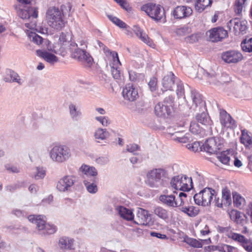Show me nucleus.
<instances>
[{
    "label": "nucleus",
    "mask_w": 252,
    "mask_h": 252,
    "mask_svg": "<svg viewBox=\"0 0 252 252\" xmlns=\"http://www.w3.org/2000/svg\"><path fill=\"white\" fill-rule=\"evenodd\" d=\"M139 147L136 144H130L127 146V150L130 152H133L138 150Z\"/></svg>",
    "instance_id": "bf43d9fd"
},
{
    "label": "nucleus",
    "mask_w": 252,
    "mask_h": 252,
    "mask_svg": "<svg viewBox=\"0 0 252 252\" xmlns=\"http://www.w3.org/2000/svg\"><path fill=\"white\" fill-rule=\"evenodd\" d=\"M220 122L223 127L233 128L235 126V121L225 110L220 111Z\"/></svg>",
    "instance_id": "f3484780"
},
{
    "label": "nucleus",
    "mask_w": 252,
    "mask_h": 252,
    "mask_svg": "<svg viewBox=\"0 0 252 252\" xmlns=\"http://www.w3.org/2000/svg\"><path fill=\"white\" fill-rule=\"evenodd\" d=\"M73 177L66 176L58 181L57 189L60 191L67 190L74 183Z\"/></svg>",
    "instance_id": "a211bd4d"
},
{
    "label": "nucleus",
    "mask_w": 252,
    "mask_h": 252,
    "mask_svg": "<svg viewBox=\"0 0 252 252\" xmlns=\"http://www.w3.org/2000/svg\"><path fill=\"white\" fill-rule=\"evenodd\" d=\"M210 233V229L207 225H206L204 228L200 230V234L202 236H205Z\"/></svg>",
    "instance_id": "680f3d73"
},
{
    "label": "nucleus",
    "mask_w": 252,
    "mask_h": 252,
    "mask_svg": "<svg viewBox=\"0 0 252 252\" xmlns=\"http://www.w3.org/2000/svg\"><path fill=\"white\" fill-rule=\"evenodd\" d=\"M74 240L67 236H62L59 240V246L61 249L63 250H74Z\"/></svg>",
    "instance_id": "4be33fe9"
},
{
    "label": "nucleus",
    "mask_w": 252,
    "mask_h": 252,
    "mask_svg": "<svg viewBox=\"0 0 252 252\" xmlns=\"http://www.w3.org/2000/svg\"><path fill=\"white\" fill-rule=\"evenodd\" d=\"M216 190L210 188H205L199 192L194 194V200L196 204L207 206L211 204L213 198H216Z\"/></svg>",
    "instance_id": "0eeeda50"
},
{
    "label": "nucleus",
    "mask_w": 252,
    "mask_h": 252,
    "mask_svg": "<svg viewBox=\"0 0 252 252\" xmlns=\"http://www.w3.org/2000/svg\"><path fill=\"white\" fill-rule=\"evenodd\" d=\"M48 24L51 28L60 31L65 25L66 21L63 19V15L58 8L55 6L49 7L46 13Z\"/></svg>",
    "instance_id": "f03ea898"
},
{
    "label": "nucleus",
    "mask_w": 252,
    "mask_h": 252,
    "mask_svg": "<svg viewBox=\"0 0 252 252\" xmlns=\"http://www.w3.org/2000/svg\"><path fill=\"white\" fill-rule=\"evenodd\" d=\"M228 215L230 219L238 224L242 223L244 220L245 215L236 210H230L228 212Z\"/></svg>",
    "instance_id": "a878e982"
},
{
    "label": "nucleus",
    "mask_w": 252,
    "mask_h": 252,
    "mask_svg": "<svg viewBox=\"0 0 252 252\" xmlns=\"http://www.w3.org/2000/svg\"><path fill=\"white\" fill-rule=\"evenodd\" d=\"M174 101L172 97H166L162 102L158 103L155 107V113L158 117L170 115L174 111Z\"/></svg>",
    "instance_id": "6e6552de"
},
{
    "label": "nucleus",
    "mask_w": 252,
    "mask_h": 252,
    "mask_svg": "<svg viewBox=\"0 0 252 252\" xmlns=\"http://www.w3.org/2000/svg\"><path fill=\"white\" fill-rule=\"evenodd\" d=\"M140 9L155 21H163L165 20L164 10L160 5L151 2L143 5Z\"/></svg>",
    "instance_id": "423d86ee"
},
{
    "label": "nucleus",
    "mask_w": 252,
    "mask_h": 252,
    "mask_svg": "<svg viewBox=\"0 0 252 252\" xmlns=\"http://www.w3.org/2000/svg\"><path fill=\"white\" fill-rule=\"evenodd\" d=\"M247 0H236L234 5V9L236 14H241L243 8V5Z\"/></svg>",
    "instance_id": "ea45409f"
},
{
    "label": "nucleus",
    "mask_w": 252,
    "mask_h": 252,
    "mask_svg": "<svg viewBox=\"0 0 252 252\" xmlns=\"http://www.w3.org/2000/svg\"><path fill=\"white\" fill-rule=\"evenodd\" d=\"M233 198L234 205L237 208H241L245 203V199L237 193L233 194Z\"/></svg>",
    "instance_id": "4c0bfd02"
},
{
    "label": "nucleus",
    "mask_w": 252,
    "mask_h": 252,
    "mask_svg": "<svg viewBox=\"0 0 252 252\" xmlns=\"http://www.w3.org/2000/svg\"><path fill=\"white\" fill-rule=\"evenodd\" d=\"M175 140L178 141L180 143H187L188 141V139L187 137L183 136V137H176V138H174Z\"/></svg>",
    "instance_id": "e2e57ef3"
},
{
    "label": "nucleus",
    "mask_w": 252,
    "mask_h": 252,
    "mask_svg": "<svg viewBox=\"0 0 252 252\" xmlns=\"http://www.w3.org/2000/svg\"><path fill=\"white\" fill-rule=\"evenodd\" d=\"M240 141L245 147L252 150V135L251 133L246 130L242 131Z\"/></svg>",
    "instance_id": "cd10ccee"
},
{
    "label": "nucleus",
    "mask_w": 252,
    "mask_h": 252,
    "mask_svg": "<svg viewBox=\"0 0 252 252\" xmlns=\"http://www.w3.org/2000/svg\"><path fill=\"white\" fill-rule=\"evenodd\" d=\"M36 52L39 57L51 63H54L57 62L58 61V58L55 55L47 51L38 50Z\"/></svg>",
    "instance_id": "393cba45"
},
{
    "label": "nucleus",
    "mask_w": 252,
    "mask_h": 252,
    "mask_svg": "<svg viewBox=\"0 0 252 252\" xmlns=\"http://www.w3.org/2000/svg\"><path fill=\"white\" fill-rule=\"evenodd\" d=\"M73 57L78 61L90 63L93 58L87 53L85 50L77 49L72 54Z\"/></svg>",
    "instance_id": "5701e85b"
},
{
    "label": "nucleus",
    "mask_w": 252,
    "mask_h": 252,
    "mask_svg": "<svg viewBox=\"0 0 252 252\" xmlns=\"http://www.w3.org/2000/svg\"><path fill=\"white\" fill-rule=\"evenodd\" d=\"M153 213L160 219L164 220H168L169 219L168 211L160 206H158L154 209Z\"/></svg>",
    "instance_id": "2f4dec72"
},
{
    "label": "nucleus",
    "mask_w": 252,
    "mask_h": 252,
    "mask_svg": "<svg viewBox=\"0 0 252 252\" xmlns=\"http://www.w3.org/2000/svg\"><path fill=\"white\" fill-rule=\"evenodd\" d=\"M80 170L87 176H96L97 174L96 169L92 166L83 164L80 168Z\"/></svg>",
    "instance_id": "72a5a7b5"
},
{
    "label": "nucleus",
    "mask_w": 252,
    "mask_h": 252,
    "mask_svg": "<svg viewBox=\"0 0 252 252\" xmlns=\"http://www.w3.org/2000/svg\"><path fill=\"white\" fill-rule=\"evenodd\" d=\"M18 15L22 19H29L30 17V7L28 9H21Z\"/></svg>",
    "instance_id": "8fccbe9b"
},
{
    "label": "nucleus",
    "mask_w": 252,
    "mask_h": 252,
    "mask_svg": "<svg viewBox=\"0 0 252 252\" xmlns=\"http://www.w3.org/2000/svg\"><path fill=\"white\" fill-rule=\"evenodd\" d=\"M151 235L153 237H156L161 239H167V236L166 235L155 232H152L151 233Z\"/></svg>",
    "instance_id": "13d9d810"
},
{
    "label": "nucleus",
    "mask_w": 252,
    "mask_h": 252,
    "mask_svg": "<svg viewBox=\"0 0 252 252\" xmlns=\"http://www.w3.org/2000/svg\"><path fill=\"white\" fill-rule=\"evenodd\" d=\"M149 87L150 90L152 92L155 91L157 90V79L155 77H153L151 78L150 81L148 83Z\"/></svg>",
    "instance_id": "09e8293b"
},
{
    "label": "nucleus",
    "mask_w": 252,
    "mask_h": 252,
    "mask_svg": "<svg viewBox=\"0 0 252 252\" xmlns=\"http://www.w3.org/2000/svg\"><path fill=\"white\" fill-rule=\"evenodd\" d=\"M195 118L198 122L204 126H209L211 128V126L213 124V121L205 113L198 114L196 115Z\"/></svg>",
    "instance_id": "473e14b6"
},
{
    "label": "nucleus",
    "mask_w": 252,
    "mask_h": 252,
    "mask_svg": "<svg viewBox=\"0 0 252 252\" xmlns=\"http://www.w3.org/2000/svg\"><path fill=\"white\" fill-rule=\"evenodd\" d=\"M222 198L226 201V203H229L231 201L230 191L227 188L222 189Z\"/></svg>",
    "instance_id": "a18cd8bd"
},
{
    "label": "nucleus",
    "mask_w": 252,
    "mask_h": 252,
    "mask_svg": "<svg viewBox=\"0 0 252 252\" xmlns=\"http://www.w3.org/2000/svg\"><path fill=\"white\" fill-rule=\"evenodd\" d=\"M5 168L9 172L18 173L20 172V168L16 166L7 164L5 165Z\"/></svg>",
    "instance_id": "3c124183"
},
{
    "label": "nucleus",
    "mask_w": 252,
    "mask_h": 252,
    "mask_svg": "<svg viewBox=\"0 0 252 252\" xmlns=\"http://www.w3.org/2000/svg\"><path fill=\"white\" fill-rule=\"evenodd\" d=\"M175 76L172 72H170L165 76L162 79L163 91H172L174 86Z\"/></svg>",
    "instance_id": "412c9836"
},
{
    "label": "nucleus",
    "mask_w": 252,
    "mask_h": 252,
    "mask_svg": "<svg viewBox=\"0 0 252 252\" xmlns=\"http://www.w3.org/2000/svg\"><path fill=\"white\" fill-rule=\"evenodd\" d=\"M182 210L190 217H195L199 213V209L198 207L193 206L182 207Z\"/></svg>",
    "instance_id": "c9c22d12"
},
{
    "label": "nucleus",
    "mask_w": 252,
    "mask_h": 252,
    "mask_svg": "<svg viewBox=\"0 0 252 252\" xmlns=\"http://www.w3.org/2000/svg\"><path fill=\"white\" fill-rule=\"evenodd\" d=\"M189 130L191 133L194 134H199L202 131V129L200 127L199 125L194 122H192L190 123Z\"/></svg>",
    "instance_id": "37998d69"
},
{
    "label": "nucleus",
    "mask_w": 252,
    "mask_h": 252,
    "mask_svg": "<svg viewBox=\"0 0 252 252\" xmlns=\"http://www.w3.org/2000/svg\"><path fill=\"white\" fill-rule=\"evenodd\" d=\"M164 170L161 169H155L149 171L147 174L148 182L151 187L155 186L154 182L160 179Z\"/></svg>",
    "instance_id": "aec40b11"
},
{
    "label": "nucleus",
    "mask_w": 252,
    "mask_h": 252,
    "mask_svg": "<svg viewBox=\"0 0 252 252\" xmlns=\"http://www.w3.org/2000/svg\"><path fill=\"white\" fill-rule=\"evenodd\" d=\"M186 193L180 192L179 194L174 192L171 194H162L159 197V200L163 205L172 208L183 206L187 200Z\"/></svg>",
    "instance_id": "20e7f679"
},
{
    "label": "nucleus",
    "mask_w": 252,
    "mask_h": 252,
    "mask_svg": "<svg viewBox=\"0 0 252 252\" xmlns=\"http://www.w3.org/2000/svg\"><path fill=\"white\" fill-rule=\"evenodd\" d=\"M217 158L222 164H228L230 159V153L228 151H222L218 155Z\"/></svg>",
    "instance_id": "e433bc0d"
},
{
    "label": "nucleus",
    "mask_w": 252,
    "mask_h": 252,
    "mask_svg": "<svg viewBox=\"0 0 252 252\" xmlns=\"http://www.w3.org/2000/svg\"><path fill=\"white\" fill-rule=\"evenodd\" d=\"M29 37L32 41L37 45H40L43 43V38L35 32H29Z\"/></svg>",
    "instance_id": "58836bf2"
},
{
    "label": "nucleus",
    "mask_w": 252,
    "mask_h": 252,
    "mask_svg": "<svg viewBox=\"0 0 252 252\" xmlns=\"http://www.w3.org/2000/svg\"><path fill=\"white\" fill-rule=\"evenodd\" d=\"M19 76L18 74L10 69L5 70L4 75V80L6 82H16L19 83Z\"/></svg>",
    "instance_id": "c85d7f7f"
},
{
    "label": "nucleus",
    "mask_w": 252,
    "mask_h": 252,
    "mask_svg": "<svg viewBox=\"0 0 252 252\" xmlns=\"http://www.w3.org/2000/svg\"><path fill=\"white\" fill-rule=\"evenodd\" d=\"M122 95L126 100L134 101L139 97L138 89L132 84H127L123 88Z\"/></svg>",
    "instance_id": "ddd939ff"
},
{
    "label": "nucleus",
    "mask_w": 252,
    "mask_h": 252,
    "mask_svg": "<svg viewBox=\"0 0 252 252\" xmlns=\"http://www.w3.org/2000/svg\"><path fill=\"white\" fill-rule=\"evenodd\" d=\"M112 57L113 63L111 66V73L115 79H119L121 77V72L119 66L121 65L119 59L118 53L116 52H110Z\"/></svg>",
    "instance_id": "2eb2a0df"
},
{
    "label": "nucleus",
    "mask_w": 252,
    "mask_h": 252,
    "mask_svg": "<svg viewBox=\"0 0 252 252\" xmlns=\"http://www.w3.org/2000/svg\"><path fill=\"white\" fill-rule=\"evenodd\" d=\"M246 20L234 18L227 23V27L230 32H233L235 35L244 34L247 32L248 28Z\"/></svg>",
    "instance_id": "9d476101"
},
{
    "label": "nucleus",
    "mask_w": 252,
    "mask_h": 252,
    "mask_svg": "<svg viewBox=\"0 0 252 252\" xmlns=\"http://www.w3.org/2000/svg\"><path fill=\"white\" fill-rule=\"evenodd\" d=\"M38 187L36 185L32 184L30 186L29 189L31 193H35L37 190Z\"/></svg>",
    "instance_id": "69168bd1"
},
{
    "label": "nucleus",
    "mask_w": 252,
    "mask_h": 252,
    "mask_svg": "<svg viewBox=\"0 0 252 252\" xmlns=\"http://www.w3.org/2000/svg\"><path fill=\"white\" fill-rule=\"evenodd\" d=\"M117 210L121 217L125 220H132L134 218L132 212L126 207L119 206L117 208Z\"/></svg>",
    "instance_id": "c756f323"
},
{
    "label": "nucleus",
    "mask_w": 252,
    "mask_h": 252,
    "mask_svg": "<svg viewBox=\"0 0 252 252\" xmlns=\"http://www.w3.org/2000/svg\"><path fill=\"white\" fill-rule=\"evenodd\" d=\"M107 132L103 129H98L95 133V137L96 139H104L107 136Z\"/></svg>",
    "instance_id": "de8ad7c7"
},
{
    "label": "nucleus",
    "mask_w": 252,
    "mask_h": 252,
    "mask_svg": "<svg viewBox=\"0 0 252 252\" xmlns=\"http://www.w3.org/2000/svg\"><path fill=\"white\" fill-rule=\"evenodd\" d=\"M150 216L147 210L139 208L137 210L134 222L138 225H147L148 224V218Z\"/></svg>",
    "instance_id": "6ab92c4d"
},
{
    "label": "nucleus",
    "mask_w": 252,
    "mask_h": 252,
    "mask_svg": "<svg viewBox=\"0 0 252 252\" xmlns=\"http://www.w3.org/2000/svg\"><path fill=\"white\" fill-rule=\"evenodd\" d=\"M84 185L87 190L91 193H94L97 191V187L94 183H90L87 181H84Z\"/></svg>",
    "instance_id": "c03bdc74"
},
{
    "label": "nucleus",
    "mask_w": 252,
    "mask_h": 252,
    "mask_svg": "<svg viewBox=\"0 0 252 252\" xmlns=\"http://www.w3.org/2000/svg\"><path fill=\"white\" fill-rule=\"evenodd\" d=\"M224 143V139L220 137H215L208 139L203 146V150L211 154H215L221 149Z\"/></svg>",
    "instance_id": "9b49d317"
},
{
    "label": "nucleus",
    "mask_w": 252,
    "mask_h": 252,
    "mask_svg": "<svg viewBox=\"0 0 252 252\" xmlns=\"http://www.w3.org/2000/svg\"><path fill=\"white\" fill-rule=\"evenodd\" d=\"M108 18L110 21L120 28L126 29L128 27L125 22L116 17L109 15L108 16Z\"/></svg>",
    "instance_id": "a19ab883"
},
{
    "label": "nucleus",
    "mask_w": 252,
    "mask_h": 252,
    "mask_svg": "<svg viewBox=\"0 0 252 252\" xmlns=\"http://www.w3.org/2000/svg\"><path fill=\"white\" fill-rule=\"evenodd\" d=\"M114 0L115 1H116L118 3H119L121 6V7H122L123 8H125L126 10H127V7H128V4L125 0Z\"/></svg>",
    "instance_id": "052dcab7"
},
{
    "label": "nucleus",
    "mask_w": 252,
    "mask_h": 252,
    "mask_svg": "<svg viewBox=\"0 0 252 252\" xmlns=\"http://www.w3.org/2000/svg\"><path fill=\"white\" fill-rule=\"evenodd\" d=\"M220 233H224L229 239L237 243L247 252H252V240L247 238L243 235L233 232L230 227H218Z\"/></svg>",
    "instance_id": "f257e3e1"
},
{
    "label": "nucleus",
    "mask_w": 252,
    "mask_h": 252,
    "mask_svg": "<svg viewBox=\"0 0 252 252\" xmlns=\"http://www.w3.org/2000/svg\"><path fill=\"white\" fill-rule=\"evenodd\" d=\"M136 35L145 43L150 47L155 46L153 41L148 36V35L139 28H137L135 31Z\"/></svg>",
    "instance_id": "bb28decb"
},
{
    "label": "nucleus",
    "mask_w": 252,
    "mask_h": 252,
    "mask_svg": "<svg viewBox=\"0 0 252 252\" xmlns=\"http://www.w3.org/2000/svg\"><path fill=\"white\" fill-rule=\"evenodd\" d=\"M70 112L71 115L75 116L76 115V109L75 106L71 104L69 106Z\"/></svg>",
    "instance_id": "0e129e2a"
},
{
    "label": "nucleus",
    "mask_w": 252,
    "mask_h": 252,
    "mask_svg": "<svg viewBox=\"0 0 252 252\" xmlns=\"http://www.w3.org/2000/svg\"><path fill=\"white\" fill-rule=\"evenodd\" d=\"M188 148L193 152H198L202 151L203 146L201 145V143L196 141L192 144H188Z\"/></svg>",
    "instance_id": "79ce46f5"
},
{
    "label": "nucleus",
    "mask_w": 252,
    "mask_h": 252,
    "mask_svg": "<svg viewBox=\"0 0 252 252\" xmlns=\"http://www.w3.org/2000/svg\"><path fill=\"white\" fill-rule=\"evenodd\" d=\"M8 233L11 234H19L21 229L19 228L15 227L12 226H9L6 227Z\"/></svg>",
    "instance_id": "864d4df0"
},
{
    "label": "nucleus",
    "mask_w": 252,
    "mask_h": 252,
    "mask_svg": "<svg viewBox=\"0 0 252 252\" xmlns=\"http://www.w3.org/2000/svg\"><path fill=\"white\" fill-rule=\"evenodd\" d=\"M30 17L36 18L38 17V9L36 7H30Z\"/></svg>",
    "instance_id": "4d7b16f0"
},
{
    "label": "nucleus",
    "mask_w": 252,
    "mask_h": 252,
    "mask_svg": "<svg viewBox=\"0 0 252 252\" xmlns=\"http://www.w3.org/2000/svg\"><path fill=\"white\" fill-rule=\"evenodd\" d=\"M247 214L250 216L251 222L252 223V203L250 204L248 206Z\"/></svg>",
    "instance_id": "774afa93"
},
{
    "label": "nucleus",
    "mask_w": 252,
    "mask_h": 252,
    "mask_svg": "<svg viewBox=\"0 0 252 252\" xmlns=\"http://www.w3.org/2000/svg\"><path fill=\"white\" fill-rule=\"evenodd\" d=\"M212 0H196L194 6L196 11L202 12L207 7L211 6Z\"/></svg>",
    "instance_id": "b1692460"
},
{
    "label": "nucleus",
    "mask_w": 252,
    "mask_h": 252,
    "mask_svg": "<svg viewBox=\"0 0 252 252\" xmlns=\"http://www.w3.org/2000/svg\"><path fill=\"white\" fill-rule=\"evenodd\" d=\"M186 243L189 245L190 246L196 248H201L202 247L203 242H205L206 244H209L211 242V239L209 238L208 239L205 240H197L194 238H188L186 241Z\"/></svg>",
    "instance_id": "7c9ffc66"
},
{
    "label": "nucleus",
    "mask_w": 252,
    "mask_h": 252,
    "mask_svg": "<svg viewBox=\"0 0 252 252\" xmlns=\"http://www.w3.org/2000/svg\"><path fill=\"white\" fill-rule=\"evenodd\" d=\"M171 185L175 189L183 191H189L192 188L191 178L186 175H178L173 177Z\"/></svg>",
    "instance_id": "1a4fd4ad"
},
{
    "label": "nucleus",
    "mask_w": 252,
    "mask_h": 252,
    "mask_svg": "<svg viewBox=\"0 0 252 252\" xmlns=\"http://www.w3.org/2000/svg\"><path fill=\"white\" fill-rule=\"evenodd\" d=\"M108 160L107 158H99L96 159V161L97 163L99 164H103L106 163L107 162Z\"/></svg>",
    "instance_id": "338daca9"
},
{
    "label": "nucleus",
    "mask_w": 252,
    "mask_h": 252,
    "mask_svg": "<svg viewBox=\"0 0 252 252\" xmlns=\"http://www.w3.org/2000/svg\"><path fill=\"white\" fill-rule=\"evenodd\" d=\"M49 154L52 160L58 163L64 162L71 157L69 148L66 145L61 144L54 146Z\"/></svg>",
    "instance_id": "39448f33"
},
{
    "label": "nucleus",
    "mask_w": 252,
    "mask_h": 252,
    "mask_svg": "<svg viewBox=\"0 0 252 252\" xmlns=\"http://www.w3.org/2000/svg\"><path fill=\"white\" fill-rule=\"evenodd\" d=\"M67 34L66 33L62 32L59 37V42L61 44H64L65 43L68 41V38L67 37Z\"/></svg>",
    "instance_id": "6e6d98bb"
},
{
    "label": "nucleus",
    "mask_w": 252,
    "mask_h": 252,
    "mask_svg": "<svg viewBox=\"0 0 252 252\" xmlns=\"http://www.w3.org/2000/svg\"><path fill=\"white\" fill-rule=\"evenodd\" d=\"M28 220L36 225L37 230L44 235H50L55 233L57 227L54 224L46 223V217L43 215H30Z\"/></svg>",
    "instance_id": "7ed1b4c3"
},
{
    "label": "nucleus",
    "mask_w": 252,
    "mask_h": 252,
    "mask_svg": "<svg viewBox=\"0 0 252 252\" xmlns=\"http://www.w3.org/2000/svg\"><path fill=\"white\" fill-rule=\"evenodd\" d=\"M206 34L209 40L213 42L220 41L228 36L227 31L220 27L210 29L207 32Z\"/></svg>",
    "instance_id": "f8f14e48"
},
{
    "label": "nucleus",
    "mask_w": 252,
    "mask_h": 252,
    "mask_svg": "<svg viewBox=\"0 0 252 252\" xmlns=\"http://www.w3.org/2000/svg\"><path fill=\"white\" fill-rule=\"evenodd\" d=\"M242 50L247 53H252V37L244 39L241 43Z\"/></svg>",
    "instance_id": "f704fd0d"
},
{
    "label": "nucleus",
    "mask_w": 252,
    "mask_h": 252,
    "mask_svg": "<svg viewBox=\"0 0 252 252\" xmlns=\"http://www.w3.org/2000/svg\"><path fill=\"white\" fill-rule=\"evenodd\" d=\"M192 13V9L190 7L186 6H178L173 11L174 17L177 19L189 17Z\"/></svg>",
    "instance_id": "dca6fc26"
},
{
    "label": "nucleus",
    "mask_w": 252,
    "mask_h": 252,
    "mask_svg": "<svg viewBox=\"0 0 252 252\" xmlns=\"http://www.w3.org/2000/svg\"><path fill=\"white\" fill-rule=\"evenodd\" d=\"M237 250V248L235 247L227 245L222 244L220 246V252H234V251Z\"/></svg>",
    "instance_id": "49530a36"
},
{
    "label": "nucleus",
    "mask_w": 252,
    "mask_h": 252,
    "mask_svg": "<svg viewBox=\"0 0 252 252\" xmlns=\"http://www.w3.org/2000/svg\"><path fill=\"white\" fill-rule=\"evenodd\" d=\"M37 171L36 174L34 175V179L35 180H39L43 179L45 175V171L42 169H37Z\"/></svg>",
    "instance_id": "5fc2aeb1"
},
{
    "label": "nucleus",
    "mask_w": 252,
    "mask_h": 252,
    "mask_svg": "<svg viewBox=\"0 0 252 252\" xmlns=\"http://www.w3.org/2000/svg\"><path fill=\"white\" fill-rule=\"evenodd\" d=\"M96 120L99 121L103 126H107L110 124L108 117H97Z\"/></svg>",
    "instance_id": "603ef678"
},
{
    "label": "nucleus",
    "mask_w": 252,
    "mask_h": 252,
    "mask_svg": "<svg viewBox=\"0 0 252 252\" xmlns=\"http://www.w3.org/2000/svg\"><path fill=\"white\" fill-rule=\"evenodd\" d=\"M242 54L236 50H229L224 52L221 54V59L228 63H235L242 60Z\"/></svg>",
    "instance_id": "4468645a"
}]
</instances>
